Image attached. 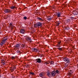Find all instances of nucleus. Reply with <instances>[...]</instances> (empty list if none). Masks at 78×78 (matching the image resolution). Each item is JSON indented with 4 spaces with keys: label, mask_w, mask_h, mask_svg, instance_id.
Returning <instances> with one entry per match:
<instances>
[{
    "label": "nucleus",
    "mask_w": 78,
    "mask_h": 78,
    "mask_svg": "<svg viewBox=\"0 0 78 78\" xmlns=\"http://www.w3.org/2000/svg\"><path fill=\"white\" fill-rule=\"evenodd\" d=\"M69 72H72V70H69Z\"/></svg>",
    "instance_id": "c03bdc74"
},
{
    "label": "nucleus",
    "mask_w": 78,
    "mask_h": 78,
    "mask_svg": "<svg viewBox=\"0 0 78 78\" xmlns=\"http://www.w3.org/2000/svg\"><path fill=\"white\" fill-rule=\"evenodd\" d=\"M66 21L67 22H68L69 23H70V20L69 19H67V20H66Z\"/></svg>",
    "instance_id": "cd10ccee"
},
{
    "label": "nucleus",
    "mask_w": 78,
    "mask_h": 78,
    "mask_svg": "<svg viewBox=\"0 0 78 78\" xmlns=\"http://www.w3.org/2000/svg\"><path fill=\"white\" fill-rule=\"evenodd\" d=\"M25 66L27 68H28V67H30V65H29L28 64H26V65H25Z\"/></svg>",
    "instance_id": "a878e982"
},
{
    "label": "nucleus",
    "mask_w": 78,
    "mask_h": 78,
    "mask_svg": "<svg viewBox=\"0 0 78 78\" xmlns=\"http://www.w3.org/2000/svg\"><path fill=\"white\" fill-rule=\"evenodd\" d=\"M57 48L59 50H62V48Z\"/></svg>",
    "instance_id": "bb28decb"
},
{
    "label": "nucleus",
    "mask_w": 78,
    "mask_h": 78,
    "mask_svg": "<svg viewBox=\"0 0 78 78\" xmlns=\"http://www.w3.org/2000/svg\"><path fill=\"white\" fill-rule=\"evenodd\" d=\"M49 63H51V64H53L54 62L53 61H51L49 62Z\"/></svg>",
    "instance_id": "c85d7f7f"
},
{
    "label": "nucleus",
    "mask_w": 78,
    "mask_h": 78,
    "mask_svg": "<svg viewBox=\"0 0 78 78\" xmlns=\"http://www.w3.org/2000/svg\"><path fill=\"white\" fill-rule=\"evenodd\" d=\"M44 72H42L41 73L39 74V76L41 77L42 76H44Z\"/></svg>",
    "instance_id": "ddd939ff"
},
{
    "label": "nucleus",
    "mask_w": 78,
    "mask_h": 78,
    "mask_svg": "<svg viewBox=\"0 0 78 78\" xmlns=\"http://www.w3.org/2000/svg\"><path fill=\"white\" fill-rule=\"evenodd\" d=\"M15 58H16V57L12 56L11 57V59L12 60L15 59Z\"/></svg>",
    "instance_id": "412c9836"
},
{
    "label": "nucleus",
    "mask_w": 78,
    "mask_h": 78,
    "mask_svg": "<svg viewBox=\"0 0 78 78\" xmlns=\"http://www.w3.org/2000/svg\"><path fill=\"white\" fill-rule=\"evenodd\" d=\"M37 19H38V20H40V21H44V20L43 19L39 17H37Z\"/></svg>",
    "instance_id": "4468645a"
},
{
    "label": "nucleus",
    "mask_w": 78,
    "mask_h": 78,
    "mask_svg": "<svg viewBox=\"0 0 78 78\" xmlns=\"http://www.w3.org/2000/svg\"><path fill=\"white\" fill-rule=\"evenodd\" d=\"M47 19L48 20H49V21H50V20H51V17L50 16H49L47 17Z\"/></svg>",
    "instance_id": "f3484780"
},
{
    "label": "nucleus",
    "mask_w": 78,
    "mask_h": 78,
    "mask_svg": "<svg viewBox=\"0 0 78 78\" xmlns=\"http://www.w3.org/2000/svg\"><path fill=\"white\" fill-rule=\"evenodd\" d=\"M61 41H58V45H60V44H61Z\"/></svg>",
    "instance_id": "c756f323"
},
{
    "label": "nucleus",
    "mask_w": 78,
    "mask_h": 78,
    "mask_svg": "<svg viewBox=\"0 0 78 78\" xmlns=\"http://www.w3.org/2000/svg\"><path fill=\"white\" fill-rule=\"evenodd\" d=\"M35 61H36L38 63H41V59L40 58H37L35 60Z\"/></svg>",
    "instance_id": "6e6552de"
},
{
    "label": "nucleus",
    "mask_w": 78,
    "mask_h": 78,
    "mask_svg": "<svg viewBox=\"0 0 78 78\" xmlns=\"http://www.w3.org/2000/svg\"><path fill=\"white\" fill-rule=\"evenodd\" d=\"M73 12L74 15H77V14H78V12L76 10H73Z\"/></svg>",
    "instance_id": "f8f14e48"
},
{
    "label": "nucleus",
    "mask_w": 78,
    "mask_h": 78,
    "mask_svg": "<svg viewBox=\"0 0 78 78\" xmlns=\"http://www.w3.org/2000/svg\"><path fill=\"white\" fill-rule=\"evenodd\" d=\"M47 75L48 76H49V77L50 76L51 74H50V73L49 72H47Z\"/></svg>",
    "instance_id": "aec40b11"
},
{
    "label": "nucleus",
    "mask_w": 78,
    "mask_h": 78,
    "mask_svg": "<svg viewBox=\"0 0 78 78\" xmlns=\"http://www.w3.org/2000/svg\"><path fill=\"white\" fill-rule=\"evenodd\" d=\"M12 68L13 70H15V69H16V66H13L12 67Z\"/></svg>",
    "instance_id": "72a5a7b5"
},
{
    "label": "nucleus",
    "mask_w": 78,
    "mask_h": 78,
    "mask_svg": "<svg viewBox=\"0 0 78 78\" xmlns=\"http://www.w3.org/2000/svg\"><path fill=\"white\" fill-rule=\"evenodd\" d=\"M65 29L66 30H69V29H70V28L69 27H65Z\"/></svg>",
    "instance_id": "4be33fe9"
},
{
    "label": "nucleus",
    "mask_w": 78,
    "mask_h": 78,
    "mask_svg": "<svg viewBox=\"0 0 78 78\" xmlns=\"http://www.w3.org/2000/svg\"><path fill=\"white\" fill-rule=\"evenodd\" d=\"M77 66H78V65H77Z\"/></svg>",
    "instance_id": "8fccbe9b"
},
{
    "label": "nucleus",
    "mask_w": 78,
    "mask_h": 78,
    "mask_svg": "<svg viewBox=\"0 0 78 78\" xmlns=\"http://www.w3.org/2000/svg\"><path fill=\"white\" fill-rule=\"evenodd\" d=\"M71 51H72V50H71Z\"/></svg>",
    "instance_id": "603ef678"
},
{
    "label": "nucleus",
    "mask_w": 78,
    "mask_h": 78,
    "mask_svg": "<svg viewBox=\"0 0 78 78\" xmlns=\"http://www.w3.org/2000/svg\"><path fill=\"white\" fill-rule=\"evenodd\" d=\"M23 19H25V20H27V17L26 16H24L23 18Z\"/></svg>",
    "instance_id": "c9c22d12"
},
{
    "label": "nucleus",
    "mask_w": 78,
    "mask_h": 78,
    "mask_svg": "<svg viewBox=\"0 0 78 78\" xmlns=\"http://www.w3.org/2000/svg\"><path fill=\"white\" fill-rule=\"evenodd\" d=\"M10 9H17V7H16L15 5L14 6H10Z\"/></svg>",
    "instance_id": "9d476101"
},
{
    "label": "nucleus",
    "mask_w": 78,
    "mask_h": 78,
    "mask_svg": "<svg viewBox=\"0 0 78 78\" xmlns=\"http://www.w3.org/2000/svg\"><path fill=\"white\" fill-rule=\"evenodd\" d=\"M68 65L67 64H65V67H67V66Z\"/></svg>",
    "instance_id": "58836bf2"
},
{
    "label": "nucleus",
    "mask_w": 78,
    "mask_h": 78,
    "mask_svg": "<svg viewBox=\"0 0 78 78\" xmlns=\"http://www.w3.org/2000/svg\"><path fill=\"white\" fill-rule=\"evenodd\" d=\"M70 19L71 20H73V19H74V18L73 17H70Z\"/></svg>",
    "instance_id": "f704fd0d"
},
{
    "label": "nucleus",
    "mask_w": 78,
    "mask_h": 78,
    "mask_svg": "<svg viewBox=\"0 0 78 78\" xmlns=\"http://www.w3.org/2000/svg\"><path fill=\"white\" fill-rule=\"evenodd\" d=\"M63 59L64 61L66 62V63H70V59L67 57H64L63 58Z\"/></svg>",
    "instance_id": "f257e3e1"
},
{
    "label": "nucleus",
    "mask_w": 78,
    "mask_h": 78,
    "mask_svg": "<svg viewBox=\"0 0 78 78\" xmlns=\"http://www.w3.org/2000/svg\"><path fill=\"white\" fill-rule=\"evenodd\" d=\"M1 33V32H0V34Z\"/></svg>",
    "instance_id": "3c124183"
},
{
    "label": "nucleus",
    "mask_w": 78,
    "mask_h": 78,
    "mask_svg": "<svg viewBox=\"0 0 78 78\" xmlns=\"http://www.w3.org/2000/svg\"><path fill=\"white\" fill-rule=\"evenodd\" d=\"M55 23H56L55 25L56 27H58L59 25V24H60V22H56Z\"/></svg>",
    "instance_id": "2eb2a0df"
},
{
    "label": "nucleus",
    "mask_w": 78,
    "mask_h": 78,
    "mask_svg": "<svg viewBox=\"0 0 78 78\" xmlns=\"http://www.w3.org/2000/svg\"><path fill=\"white\" fill-rule=\"evenodd\" d=\"M34 27L35 28L37 27V23H36L34 25Z\"/></svg>",
    "instance_id": "7c9ffc66"
},
{
    "label": "nucleus",
    "mask_w": 78,
    "mask_h": 78,
    "mask_svg": "<svg viewBox=\"0 0 78 78\" xmlns=\"http://www.w3.org/2000/svg\"><path fill=\"white\" fill-rule=\"evenodd\" d=\"M1 28V27H0V29Z\"/></svg>",
    "instance_id": "09e8293b"
},
{
    "label": "nucleus",
    "mask_w": 78,
    "mask_h": 78,
    "mask_svg": "<svg viewBox=\"0 0 78 78\" xmlns=\"http://www.w3.org/2000/svg\"><path fill=\"white\" fill-rule=\"evenodd\" d=\"M24 47L25 48H27V46L25 44H24Z\"/></svg>",
    "instance_id": "a19ab883"
},
{
    "label": "nucleus",
    "mask_w": 78,
    "mask_h": 78,
    "mask_svg": "<svg viewBox=\"0 0 78 78\" xmlns=\"http://www.w3.org/2000/svg\"><path fill=\"white\" fill-rule=\"evenodd\" d=\"M4 12L5 13H9L11 12V10L9 9H6L4 10Z\"/></svg>",
    "instance_id": "20e7f679"
},
{
    "label": "nucleus",
    "mask_w": 78,
    "mask_h": 78,
    "mask_svg": "<svg viewBox=\"0 0 78 78\" xmlns=\"http://www.w3.org/2000/svg\"><path fill=\"white\" fill-rule=\"evenodd\" d=\"M20 45H21V44H16L15 46L13 47V48L14 50H16V49H19V48L20 47Z\"/></svg>",
    "instance_id": "f03ea898"
},
{
    "label": "nucleus",
    "mask_w": 78,
    "mask_h": 78,
    "mask_svg": "<svg viewBox=\"0 0 78 78\" xmlns=\"http://www.w3.org/2000/svg\"><path fill=\"white\" fill-rule=\"evenodd\" d=\"M5 41H4L3 40H2V41L0 43V45H2V46H3L4 44H5Z\"/></svg>",
    "instance_id": "1a4fd4ad"
},
{
    "label": "nucleus",
    "mask_w": 78,
    "mask_h": 78,
    "mask_svg": "<svg viewBox=\"0 0 78 78\" xmlns=\"http://www.w3.org/2000/svg\"><path fill=\"white\" fill-rule=\"evenodd\" d=\"M37 27H42V23H41V22H37Z\"/></svg>",
    "instance_id": "423d86ee"
},
{
    "label": "nucleus",
    "mask_w": 78,
    "mask_h": 78,
    "mask_svg": "<svg viewBox=\"0 0 78 78\" xmlns=\"http://www.w3.org/2000/svg\"><path fill=\"white\" fill-rule=\"evenodd\" d=\"M26 39L27 41H29V42L30 43H31L32 41V40H31V38L28 36H27Z\"/></svg>",
    "instance_id": "7ed1b4c3"
},
{
    "label": "nucleus",
    "mask_w": 78,
    "mask_h": 78,
    "mask_svg": "<svg viewBox=\"0 0 78 78\" xmlns=\"http://www.w3.org/2000/svg\"><path fill=\"white\" fill-rule=\"evenodd\" d=\"M29 73L30 74V75H34V73L31 72H29Z\"/></svg>",
    "instance_id": "b1692460"
},
{
    "label": "nucleus",
    "mask_w": 78,
    "mask_h": 78,
    "mask_svg": "<svg viewBox=\"0 0 78 78\" xmlns=\"http://www.w3.org/2000/svg\"><path fill=\"white\" fill-rule=\"evenodd\" d=\"M1 61L2 63V64H3V65H5V60H2Z\"/></svg>",
    "instance_id": "a211bd4d"
},
{
    "label": "nucleus",
    "mask_w": 78,
    "mask_h": 78,
    "mask_svg": "<svg viewBox=\"0 0 78 78\" xmlns=\"http://www.w3.org/2000/svg\"><path fill=\"white\" fill-rule=\"evenodd\" d=\"M19 52H20V51H17V53H19Z\"/></svg>",
    "instance_id": "37998d69"
},
{
    "label": "nucleus",
    "mask_w": 78,
    "mask_h": 78,
    "mask_svg": "<svg viewBox=\"0 0 78 78\" xmlns=\"http://www.w3.org/2000/svg\"><path fill=\"white\" fill-rule=\"evenodd\" d=\"M10 28H11V30H13V26L10 27Z\"/></svg>",
    "instance_id": "ea45409f"
},
{
    "label": "nucleus",
    "mask_w": 78,
    "mask_h": 78,
    "mask_svg": "<svg viewBox=\"0 0 78 78\" xmlns=\"http://www.w3.org/2000/svg\"><path fill=\"white\" fill-rule=\"evenodd\" d=\"M73 73V72H69L68 73V75H69V76H72V75Z\"/></svg>",
    "instance_id": "dca6fc26"
},
{
    "label": "nucleus",
    "mask_w": 78,
    "mask_h": 78,
    "mask_svg": "<svg viewBox=\"0 0 78 78\" xmlns=\"http://www.w3.org/2000/svg\"><path fill=\"white\" fill-rule=\"evenodd\" d=\"M44 64H45L46 65H47V64H48V63L47 62H44Z\"/></svg>",
    "instance_id": "4c0bfd02"
},
{
    "label": "nucleus",
    "mask_w": 78,
    "mask_h": 78,
    "mask_svg": "<svg viewBox=\"0 0 78 78\" xmlns=\"http://www.w3.org/2000/svg\"><path fill=\"white\" fill-rule=\"evenodd\" d=\"M31 50L33 51V52H36L38 51H39V50H38V49L35 48H33L31 49Z\"/></svg>",
    "instance_id": "39448f33"
},
{
    "label": "nucleus",
    "mask_w": 78,
    "mask_h": 78,
    "mask_svg": "<svg viewBox=\"0 0 78 78\" xmlns=\"http://www.w3.org/2000/svg\"><path fill=\"white\" fill-rule=\"evenodd\" d=\"M21 47L23 48L25 47V44H22L21 45Z\"/></svg>",
    "instance_id": "2f4dec72"
},
{
    "label": "nucleus",
    "mask_w": 78,
    "mask_h": 78,
    "mask_svg": "<svg viewBox=\"0 0 78 78\" xmlns=\"http://www.w3.org/2000/svg\"><path fill=\"white\" fill-rule=\"evenodd\" d=\"M10 70L11 71V72H13L14 69L12 68H11L10 69Z\"/></svg>",
    "instance_id": "e433bc0d"
},
{
    "label": "nucleus",
    "mask_w": 78,
    "mask_h": 78,
    "mask_svg": "<svg viewBox=\"0 0 78 78\" xmlns=\"http://www.w3.org/2000/svg\"><path fill=\"white\" fill-rule=\"evenodd\" d=\"M25 30L24 29H22L20 30V33L22 34H24L25 33Z\"/></svg>",
    "instance_id": "0eeeda50"
},
{
    "label": "nucleus",
    "mask_w": 78,
    "mask_h": 78,
    "mask_svg": "<svg viewBox=\"0 0 78 78\" xmlns=\"http://www.w3.org/2000/svg\"><path fill=\"white\" fill-rule=\"evenodd\" d=\"M56 47H58V45L56 46Z\"/></svg>",
    "instance_id": "49530a36"
},
{
    "label": "nucleus",
    "mask_w": 78,
    "mask_h": 78,
    "mask_svg": "<svg viewBox=\"0 0 78 78\" xmlns=\"http://www.w3.org/2000/svg\"><path fill=\"white\" fill-rule=\"evenodd\" d=\"M58 47H61V46H60L59 45H58Z\"/></svg>",
    "instance_id": "a18cd8bd"
},
{
    "label": "nucleus",
    "mask_w": 78,
    "mask_h": 78,
    "mask_svg": "<svg viewBox=\"0 0 78 78\" xmlns=\"http://www.w3.org/2000/svg\"><path fill=\"white\" fill-rule=\"evenodd\" d=\"M5 37V38L2 40L3 41H4L5 42H6V41H7V40H8V38L7 37Z\"/></svg>",
    "instance_id": "5701e85b"
},
{
    "label": "nucleus",
    "mask_w": 78,
    "mask_h": 78,
    "mask_svg": "<svg viewBox=\"0 0 78 78\" xmlns=\"http://www.w3.org/2000/svg\"><path fill=\"white\" fill-rule=\"evenodd\" d=\"M55 72H56V73H59V71H58V70H56L55 71Z\"/></svg>",
    "instance_id": "473e14b6"
},
{
    "label": "nucleus",
    "mask_w": 78,
    "mask_h": 78,
    "mask_svg": "<svg viewBox=\"0 0 78 78\" xmlns=\"http://www.w3.org/2000/svg\"><path fill=\"white\" fill-rule=\"evenodd\" d=\"M1 77V75H0V77Z\"/></svg>",
    "instance_id": "de8ad7c7"
},
{
    "label": "nucleus",
    "mask_w": 78,
    "mask_h": 78,
    "mask_svg": "<svg viewBox=\"0 0 78 78\" xmlns=\"http://www.w3.org/2000/svg\"><path fill=\"white\" fill-rule=\"evenodd\" d=\"M57 16L58 17H60L61 16V13H58Z\"/></svg>",
    "instance_id": "6ab92c4d"
},
{
    "label": "nucleus",
    "mask_w": 78,
    "mask_h": 78,
    "mask_svg": "<svg viewBox=\"0 0 78 78\" xmlns=\"http://www.w3.org/2000/svg\"><path fill=\"white\" fill-rule=\"evenodd\" d=\"M51 75L52 76H55L56 75V73L55 71H52L51 73Z\"/></svg>",
    "instance_id": "9b49d317"
},
{
    "label": "nucleus",
    "mask_w": 78,
    "mask_h": 78,
    "mask_svg": "<svg viewBox=\"0 0 78 78\" xmlns=\"http://www.w3.org/2000/svg\"><path fill=\"white\" fill-rule=\"evenodd\" d=\"M76 12H78V9H77L76 10Z\"/></svg>",
    "instance_id": "79ce46f5"
},
{
    "label": "nucleus",
    "mask_w": 78,
    "mask_h": 78,
    "mask_svg": "<svg viewBox=\"0 0 78 78\" xmlns=\"http://www.w3.org/2000/svg\"><path fill=\"white\" fill-rule=\"evenodd\" d=\"M13 27V26L12 25V23H10L9 25V27Z\"/></svg>",
    "instance_id": "393cba45"
}]
</instances>
